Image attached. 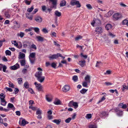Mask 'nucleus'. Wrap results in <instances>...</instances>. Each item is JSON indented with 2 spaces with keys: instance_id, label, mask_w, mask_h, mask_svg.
Segmentation results:
<instances>
[{
  "instance_id": "nucleus-24",
  "label": "nucleus",
  "mask_w": 128,
  "mask_h": 128,
  "mask_svg": "<svg viewBox=\"0 0 128 128\" xmlns=\"http://www.w3.org/2000/svg\"><path fill=\"white\" fill-rule=\"evenodd\" d=\"M25 54L23 53H21L19 55L18 58L19 59H25Z\"/></svg>"
},
{
  "instance_id": "nucleus-2",
  "label": "nucleus",
  "mask_w": 128,
  "mask_h": 128,
  "mask_svg": "<svg viewBox=\"0 0 128 128\" xmlns=\"http://www.w3.org/2000/svg\"><path fill=\"white\" fill-rule=\"evenodd\" d=\"M113 19L115 20H118L122 18V16L121 14L116 13L113 16Z\"/></svg>"
},
{
  "instance_id": "nucleus-7",
  "label": "nucleus",
  "mask_w": 128,
  "mask_h": 128,
  "mask_svg": "<svg viewBox=\"0 0 128 128\" xmlns=\"http://www.w3.org/2000/svg\"><path fill=\"white\" fill-rule=\"evenodd\" d=\"M35 20L38 23H41L42 20V18L40 16H36L34 18Z\"/></svg>"
},
{
  "instance_id": "nucleus-27",
  "label": "nucleus",
  "mask_w": 128,
  "mask_h": 128,
  "mask_svg": "<svg viewBox=\"0 0 128 128\" xmlns=\"http://www.w3.org/2000/svg\"><path fill=\"white\" fill-rule=\"evenodd\" d=\"M24 33L22 32H20L17 34V36H19L20 38H22L24 36Z\"/></svg>"
},
{
  "instance_id": "nucleus-36",
  "label": "nucleus",
  "mask_w": 128,
  "mask_h": 128,
  "mask_svg": "<svg viewBox=\"0 0 128 128\" xmlns=\"http://www.w3.org/2000/svg\"><path fill=\"white\" fill-rule=\"evenodd\" d=\"M100 115L102 116H106L108 115L105 112H103L100 114Z\"/></svg>"
},
{
  "instance_id": "nucleus-21",
  "label": "nucleus",
  "mask_w": 128,
  "mask_h": 128,
  "mask_svg": "<svg viewBox=\"0 0 128 128\" xmlns=\"http://www.w3.org/2000/svg\"><path fill=\"white\" fill-rule=\"evenodd\" d=\"M52 2V4L53 6L51 7V8H56V0H50Z\"/></svg>"
},
{
  "instance_id": "nucleus-13",
  "label": "nucleus",
  "mask_w": 128,
  "mask_h": 128,
  "mask_svg": "<svg viewBox=\"0 0 128 128\" xmlns=\"http://www.w3.org/2000/svg\"><path fill=\"white\" fill-rule=\"evenodd\" d=\"M59 53H57L56 54H53L49 56L48 58L50 59H56L58 57Z\"/></svg>"
},
{
  "instance_id": "nucleus-57",
  "label": "nucleus",
  "mask_w": 128,
  "mask_h": 128,
  "mask_svg": "<svg viewBox=\"0 0 128 128\" xmlns=\"http://www.w3.org/2000/svg\"><path fill=\"white\" fill-rule=\"evenodd\" d=\"M31 48H32L34 49L35 50H36L37 49V48L36 45L34 44L32 45L31 46Z\"/></svg>"
},
{
  "instance_id": "nucleus-53",
  "label": "nucleus",
  "mask_w": 128,
  "mask_h": 128,
  "mask_svg": "<svg viewBox=\"0 0 128 128\" xmlns=\"http://www.w3.org/2000/svg\"><path fill=\"white\" fill-rule=\"evenodd\" d=\"M89 128H97V127L95 124L90 125L89 126Z\"/></svg>"
},
{
  "instance_id": "nucleus-46",
  "label": "nucleus",
  "mask_w": 128,
  "mask_h": 128,
  "mask_svg": "<svg viewBox=\"0 0 128 128\" xmlns=\"http://www.w3.org/2000/svg\"><path fill=\"white\" fill-rule=\"evenodd\" d=\"M78 79V76H74L72 77V80L75 82Z\"/></svg>"
},
{
  "instance_id": "nucleus-44",
  "label": "nucleus",
  "mask_w": 128,
  "mask_h": 128,
  "mask_svg": "<svg viewBox=\"0 0 128 128\" xmlns=\"http://www.w3.org/2000/svg\"><path fill=\"white\" fill-rule=\"evenodd\" d=\"M5 53L7 55L10 56L11 55V52L8 50H6V51Z\"/></svg>"
},
{
  "instance_id": "nucleus-48",
  "label": "nucleus",
  "mask_w": 128,
  "mask_h": 128,
  "mask_svg": "<svg viewBox=\"0 0 128 128\" xmlns=\"http://www.w3.org/2000/svg\"><path fill=\"white\" fill-rule=\"evenodd\" d=\"M128 20L126 19H125L122 22V24L124 25H126L127 23V22H128Z\"/></svg>"
},
{
  "instance_id": "nucleus-59",
  "label": "nucleus",
  "mask_w": 128,
  "mask_h": 128,
  "mask_svg": "<svg viewBox=\"0 0 128 128\" xmlns=\"http://www.w3.org/2000/svg\"><path fill=\"white\" fill-rule=\"evenodd\" d=\"M51 66L52 67L55 68L56 66V65L55 63L53 62L51 64Z\"/></svg>"
},
{
  "instance_id": "nucleus-54",
  "label": "nucleus",
  "mask_w": 128,
  "mask_h": 128,
  "mask_svg": "<svg viewBox=\"0 0 128 128\" xmlns=\"http://www.w3.org/2000/svg\"><path fill=\"white\" fill-rule=\"evenodd\" d=\"M82 38V36H77L75 38V40H78L80 39H81Z\"/></svg>"
},
{
  "instance_id": "nucleus-11",
  "label": "nucleus",
  "mask_w": 128,
  "mask_h": 128,
  "mask_svg": "<svg viewBox=\"0 0 128 128\" xmlns=\"http://www.w3.org/2000/svg\"><path fill=\"white\" fill-rule=\"evenodd\" d=\"M37 80L40 82L42 83L43 82L45 78V77L44 76H42L37 78Z\"/></svg>"
},
{
  "instance_id": "nucleus-50",
  "label": "nucleus",
  "mask_w": 128,
  "mask_h": 128,
  "mask_svg": "<svg viewBox=\"0 0 128 128\" xmlns=\"http://www.w3.org/2000/svg\"><path fill=\"white\" fill-rule=\"evenodd\" d=\"M12 43L14 44V46H17L18 45V43L16 42V41L15 40L14 41L12 42Z\"/></svg>"
},
{
  "instance_id": "nucleus-31",
  "label": "nucleus",
  "mask_w": 128,
  "mask_h": 128,
  "mask_svg": "<svg viewBox=\"0 0 128 128\" xmlns=\"http://www.w3.org/2000/svg\"><path fill=\"white\" fill-rule=\"evenodd\" d=\"M42 110L39 108H38L36 110V114H42Z\"/></svg>"
},
{
  "instance_id": "nucleus-42",
  "label": "nucleus",
  "mask_w": 128,
  "mask_h": 128,
  "mask_svg": "<svg viewBox=\"0 0 128 128\" xmlns=\"http://www.w3.org/2000/svg\"><path fill=\"white\" fill-rule=\"evenodd\" d=\"M5 98L4 94L3 93H1L0 94V100H4Z\"/></svg>"
},
{
  "instance_id": "nucleus-6",
  "label": "nucleus",
  "mask_w": 128,
  "mask_h": 128,
  "mask_svg": "<svg viewBox=\"0 0 128 128\" xmlns=\"http://www.w3.org/2000/svg\"><path fill=\"white\" fill-rule=\"evenodd\" d=\"M19 123L20 125L24 126L26 124H28V122L26 121L25 119H23L22 118H20V120Z\"/></svg>"
},
{
  "instance_id": "nucleus-52",
  "label": "nucleus",
  "mask_w": 128,
  "mask_h": 128,
  "mask_svg": "<svg viewBox=\"0 0 128 128\" xmlns=\"http://www.w3.org/2000/svg\"><path fill=\"white\" fill-rule=\"evenodd\" d=\"M86 6L89 9H91L92 8V6L90 4H86Z\"/></svg>"
},
{
  "instance_id": "nucleus-9",
  "label": "nucleus",
  "mask_w": 128,
  "mask_h": 128,
  "mask_svg": "<svg viewBox=\"0 0 128 128\" xmlns=\"http://www.w3.org/2000/svg\"><path fill=\"white\" fill-rule=\"evenodd\" d=\"M95 31L97 34H99L102 32V29L101 27H98L96 28Z\"/></svg>"
},
{
  "instance_id": "nucleus-26",
  "label": "nucleus",
  "mask_w": 128,
  "mask_h": 128,
  "mask_svg": "<svg viewBox=\"0 0 128 128\" xmlns=\"http://www.w3.org/2000/svg\"><path fill=\"white\" fill-rule=\"evenodd\" d=\"M85 62V61L84 60H83L79 61V64L81 66L83 67L84 66Z\"/></svg>"
},
{
  "instance_id": "nucleus-10",
  "label": "nucleus",
  "mask_w": 128,
  "mask_h": 128,
  "mask_svg": "<svg viewBox=\"0 0 128 128\" xmlns=\"http://www.w3.org/2000/svg\"><path fill=\"white\" fill-rule=\"evenodd\" d=\"M101 22L99 20H97L96 21H95L94 20L92 21V22L91 23V25L93 26H94V24H96V25H98L100 24Z\"/></svg>"
},
{
  "instance_id": "nucleus-56",
  "label": "nucleus",
  "mask_w": 128,
  "mask_h": 128,
  "mask_svg": "<svg viewBox=\"0 0 128 128\" xmlns=\"http://www.w3.org/2000/svg\"><path fill=\"white\" fill-rule=\"evenodd\" d=\"M2 68H3V71L4 72H5L6 71V70L7 68L6 66L4 65H3V66L2 67Z\"/></svg>"
},
{
  "instance_id": "nucleus-28",
  "label": "nucleus",
  "mask_w": 128,
  "mask_h": 128,
  "mask_svg": "<svg viewBox=\"0 0 128 128\" xmlns=\"http://www.w3.org/2000/svg\"><path fill=\"white\" fill-rule=\"evenodd\" d=\"M29 84L27 82H26L24 84V87L26 88H29Z\"/></svg>"
},
{
  "instance_id": "nucleus-4",
  "label": "nucleus",
  "mask_w": 128,
  "mask_h": 128,
  "mask_svg": "<svg viewBox=\"0 0 128 128\" xmlns=\"http://www.w3.org/2000/svg\"><path fill=\"white\" fill-rule=\"evenodd\" d=\"M34 84L36 86V88L38 91H43L42 87L41 84H38L36 82H34Z\"/></svg>"
},
{
  "instance_id": "nucleus-41",
  "label": "nucleus",
  "mask_w": 128,
  "mask_h": 128,
  "mask_svg": "<svg viewBox=\"0 0 128 128\" xmlns=\"http://www.w3.org/2000/svg\"><path fill=\"white\" fill-rule=\"evenodd\" d=\"M75 5L76 6V7L77 8H80L81 6V5L80 3L78 1H77L76 2V4Z\"/></svg>"
},
{
  "instance_id": "nucleus-25",
  "label": "nucleus",
  "mask_w": 128,
  "mask_h": 128,
  "mask_svg": "<svg viewBox=\"0 0 128 128\" xmlns=\"http://www.w3.org/2000/svg\"><path fill=\"white\" fill-rule=\"evenodd\" d=\"M112 27V26L110 24H108L106 25L105 28L107 30H108Z\"/></svg>"
},
{
  "instance_id": "nucleus-55",
  "label": "nucleus",
  "mask_w": 128,
  "mask_h": 128,
  "mask_svg": "<svg viewBox=\"0 0 128 128\" xmlns=\"http://www.w3.org/2000/svg\"><path fill=\"white\" fill-rule=\"evenodd\" d=\"M42 31L45 33H46L48 32L46 28H43L42 30Z\"/></svg>"
},
{
  "instance_id": "nucleus-35",
  "label": "nucleus",
  "mask_w": 128,
  "mask_h": 128,
  "mask_svg": "<svg viewBox=\"0 0 128 128\" xmlns=\"http://www.w3.org/2000/svg\"><path fill=\"white\" fill-rule=\"evenodd\" d=\"M29 43L28 42H24L23 46L24 48H26L29 45Z\"/></svg>"
},
{
  "instance_id": "nucleus-47",
  "label": "nucleus",
  "mask_w": 128,
  "mask_h": 128,
  "mask_svg": "<svg viewBox=\"0 0 128 128\" xmlns=\"http://www.w3.org/2000/svg\"><path fill=\"white\" fill-rule=\"evenodd\" d=\"M8 84H9V86L10 87L13 88H14V84L11 82L9 81Z\"/></svg>"
},
{
  "instance_id": "nucleus-1",
  "label": "nucleus",
  "mask_w": 128,
  "mask_h": 128,
  "mask_svg": "<svg viewBox=\"0 0 128 128\" xmlns=\"http://www.w3.org/2000/svg\"><path fill=\"white\" fill-rule=\"evenodd\" d=\"M36 53L32 52L30 54L29 56L30 61L32 64H33L35 61V56Z\"/></svg>"
},
{
  "instance_id": "nucleus-15",
  "label": "nucleus",
  "mask_w": 128,
  "mask_h": 128,
  "mask_svg": "<svg viewBox=\"0 0 128 128\" xmlns=\"http://www.w3.org/2000/svg\"><path fill=\"white\" fill-rule=\"evenodd\" d=\"M54 103L55 105H60L61 104V102L59 99L56 98H55Z\"/></svg>"
},
{
  "instance_id": "nucleus-23",
  "label": "nucleus",
  "mask_w": 128,
  "mask_h": 128,
  "mask_svg": "<svg viewBox=\"0 0 128 128\" xmlns=\"http://www.w3.org/2000/svg\"><path fill=\"white\" fill-rule=\"evenodd\" d=\"M66 4V2L65 0H62L61 1L60 3V5L61 7L63 6H65Z\"/></svg>"
},
{
  "instance_id": "nucleus-5",
  "label": "nucleus",
  "mask_w": 128,
  "mask_h": 128,
  "mask_svg": "<svg viewBox=\"0 0 128 128\" xmlns=\"http://www.w3.org/2000/svg\"><path fill=\"white\" fill-rule=\"evenodd\" d=\"M37 69L39 71L37 72L35 74V76L36 78L42 76V69L40 68H38Z\"/></svg>"
},
{
  "instance_id": "nucleus-34",
  "label": "nucleus",
  "mask_w": 128,
  "mask_h": 128,
  "mask_svg": "<svg viewBox=\"0 0 128 128\" xmlns=\"http://www.w3.org/2000/svg\"><path fill=\"white\" fill-rule=\"evenodd\" d=\"M88 83H89L85 81L83 82L82 83V85L84 87L88 88Z\"/></svg>"
},
{
  "instance_id": "nucleus-62",
  "label": "nucleus",
  "mask_w": 128,
  "mask_h": 128,
  "mask_svg": "<svg viewBox=\"0 0 128 128\" xmlns=\"http://www.w3.org/2000/svg\"><path fill=\"white\" fill-rule=\"evenodd\" d=\"M28 90L29 92L32 94L34 93V91L31 88H29L28 89Z\"/></svg>"
},
{
  "instance_id": "nucleus-22",
  "label": "nucleus",
  "mask_w": 128,
  "mask_h": 128,
  "mask_svg": "<svg viewBox=\"0 0 128 128\" xmlns=\"http://www.w3.org/2000/svg\"><path fill=\"white\" fill-rule=\"evenodd\" d=\"M61 121V120L60 119L59 120L55 119L54 120L52 121V122L56 123L57 124H60Z\"/></svg>"
},
{
  "instance_id": "nucleus-61",
  "label": "nucleus",
  "mask_w": 128,
  "mask_h": 128,
  "mask_svg": "<svg viewBox=\"0 0 128 128\" xmlns=\"http://www.w3.org/2000/svg\"><path fill=\"white\" fill-rule=\"evenodd\" d=\"M29 108L32 109L34 110H36V108L34 106H30Z\"/></svg>"
},
{
  "instance_id": "nucleus-43",
  "label": "nucleus",
  "mask_w": 128,
  "mask_h": 128,
  "mask_svg": "<svg viewBox=\"0 0 128 128\" xmlns=\"http://www.w3.org/2000/svg\"><path fill=\"white\" fill-rule=\"evenodd\" d=\"M72 120L71 118L69 117L65 120V122L66 123H69Z\"/></svg>"
},
{
  "instance_id": "nucleus-40",
  "label": "nucleus",
  "mask_w": 128,
  "mask_h": 128,
  "mask_svg": "<svg viewBox=\"0 0 128 128\" xmlns=\"http://www.w3.org/2000/svg\"><path fill=\"white\" fill-rule=\"evenodd\" d=\"M88 89H86L84 88H83L80 91V92L81 94H83L86 92L88 91Z\"/></svg>"
},
{
  "instance_id": "nucleus-49",
  "label": "nucleus",
  "mask_w": 128,
  "mask_h": 128,
  "mask_svg": "<svg viewBox=\"0 0 128 128\" xmlns=\"http://www.w3.org/2000/svg\"><path fill=\"white\" fill-rule=\"evenodd\" d=\"M117 114L119 116H121L122 115V112L121 111H119L117 112Z\"/></svg>"
},
{
  "instance_id": "nucleus-14",
  "label": "nucleus",
  "mask_w": 128,
  "mask_h": 128,
  "mask_svg": "<svg viewBox=\"0 0 128 128\" xmlns=\"http://www.w3.org/2000/svg\"><path fill=\"white\" fill-rule=\"evenodd\" d=\"M20 67V65L18 64H16L14 66H10V68L12 70H16L18 68Z\"/></svg>"
},
{
  "instance_id": "nucleus-38",
  "label": "nucleus",
  "mask_w": 128,
  "mask_h": 128,
  "mask_svg": "<svg viewBox=\"0 0 128 128\" xmlns=\"http://www.w3.org/2000/svg\"><path fill=\"white\" fill-rule=\"evenodd\" d=\"M17 80L19 84H21L22 83V78H18Z\"/></svg>"
},
{
  "instance_id": "nucleus-8",
  "label": "nucleus",
  "mask_w": 128,
  "mask_h": 128,
  "mask_svg": "<svg viewBox=\"0 0 128 128\" xmlns=\"http://www.w3.org/2000/svg\"><path fill=\"white\" fill-rule=\"evenodd\" d=\"M52 96L50 94H47L46 96V99L48 102H50L52 101Z\"/></svg>"
},
{
  "instance_id": "nucleus-51",
  "label": "nucleus",
  "mask_w": 128,
  "mask_h": 128,
  "mask_svg": "<svg viewBox=\"0 0 128 128\" xmlns=\"http://www.w3.org/2000/svg\"><path fill=\"white\" fill-rule=\"evenodd\" d=\"M34 8L33 7V6H32L31 7V8H28V9L27 10L28 12H30L33 10Z\"/></svg>"
},
{
  "instance_id": "nucleus-37",
  "label": "nucleus",
  "mask_w": 128,
  "mask_h": 128,
  "mask_svg": "<svg viewBox=\"0 0 128 128\" xmlns=\"http://www.w3.org/2000/svg\"><path fill=\"white\" fill-rule=\"evenodd\" d=\"M106 97V95H104L102 97L100 100L98 102V103H100L104 100L106 99L105 97Z\"/></svg>"
},
{
  "instance_id": "nucleus-32",
  "label": "nucleus",
  "mask_w": 128,
  "mask_h": 128,
  "mask_svg": "<svg viewBox=\"0 0 128 128\" xmlns=\"http://www.w3.org/2000/svg\"><path fill=\"white\" fill-rule=\"evenodd\" d=\"M55 15L58 17H60L61 16V13L60 12H59L58 10H56L55 11Z\"/></svg>"
},
{
  "instance_id": "nucleus-19",
  "label": "nucleus",
  "mask_w": 128,
  "mask_h": 128,
  "mask_svg": "<svg viewBox=\"0 0 128 128\" xmlns=\"http://www.w3.org/2000/svg\"><path fill=\"white\" fill-rule=\"evenodd\" d=\"M10 14L8 11H6L4 13V16L7 18H10Z\"/></svg>"
},
{
  "instance_id": "nucleus-29",
  "label": "nucleus",
  "mask_w": 128,
  "mask_h": 128,
  "mask_svg": "<svg viewBox=\"0 0 128 128\" xmlns=\"http://www.w3.org/2000/svg\"><path fill=\"white\" fill-rule=\"evenodd\" d=\"M77 1L75 0H72L70 2V4L72 6H74L75 5Z\"/></svg>"
},
{
  "instance_id": "nucleus-3",
  "label": "nucleus",
  "mask_w": 128,
  "mask_h": 128,
  "mask_svg": "<svg viewBox=\"0 0 128 128\" xmlns=\"http://www.w3.org/2000/svg\"><path fill=\"white\" fill-rule=\"evenodd\" d=\"M68 106L70 107L74 106L75 109L77 108L78 106V103L76 102H74L72 101H70L68 104Z\"/></svg>"
},
{
  "instance_id": "nucleus-60",
  "label": "nucleus",
  "mask_w": 128,
  "mask_h": 128,
  "mask_svg": "<svg viewBox=\"0 0 128 128\" xmlns=\"http://www.w3.org/2000/svg\"><path fill=\"white\" fill-rule=\"evenodd\" d=\"M50 35H52L53 36L55 37H56V34L54 32H52Z\"/></svg>"
},
{
  "instance_id": "nucleus-12",
  "label": "nucleus",
  "mask_w": 128,
  "mask_h": 128,
  "mask_svg": "<svg viewBox=\"0 0 128 128\" xmlns=\"http://www.w3.org/2000/svg\"><path fill=\"white\" fill-rule=\"evenodd\" d=\"M70 86L68 85L64 86L62 88V90L64 92H67L70 89Z\"/></svg>"
},
{
  "instance_id": "nucleus-18",
  "label": "nucleus",
  "mask_w": 128,
  "mask_h": 128,
  "mask_svg": "<svg viewBox=\"0 0 128 128\" xmlns=\"http://www.w3.org/2000/svg\"><path fill=\"white\" fill-rule=\"evenodd\" d=\"M36 38L37 39V41H38L42 42L44 40V38L40 36H37Z\"/></svg>"
},
{
  "instance_id": "nucleus-16",
  "label": "nucleus",
  "mask_w": 128,
  "mask_h": 128,
  "mask_svg": "<svg viewBox=\"0 0 128 128\" xmlns=\"http://www.w3.org/2000/svg\"><path fill=\"white\" fill-rule=\"evenodd\" d=\"M85 82L90 83V76L88 75H86L85 78Z\"/></svg>"
},
{
  "instance_id": "nucleus-30",
  "label": "nucleus",
  "mask_w": 128,
  "mask_h": 128,
  "mask_svg": "<svg viewBox=\"0 0 128 128\" xmlns=\"http://www.w3.org/2000/svg\"><path fill=\"white\" fill-rule=\"evenodd\" d=\"M20 62L21 66H24L25 64L26 61L25 59L20 60Z\"/></svg>"
},
{
  "instance_id": "nucleus-64",
  "label": "nucleus",
  "mask_w": 128,
  "mask_h": 128,
  "mask_svg": "<svg viewBox=\"0 0 128 128\" xmlns=\"http://www.w3.org/2000/svg\"><path fill=\"white\" fill-rule=\"evenodd\" d=\"M16 113L17 115L20 116V111H16Z\"/></svg>"
},
{
  "instance_id": "nucleus-45",
  "label": "nucleus",
  "mask_w": 128,
  "mask_h": 128,
  "mask_svg": "<svg viewBox=\"0 0 128 128\" xmlns=\"http://www.w3.org/2000/svg\"><path fill=\"white\" fill-rule=\"evenodd\" d=\"M34 28L30 27L29 28L26 29L25 31L26 32H30L32 30H33Z\"/></svg>"
},
{
  "instance_id": "nucleus-63",
  "label": "nucleus",
  "mask_w": 128,
  "mask_h": 128,
  "mask_svg": "<svg viewBox=\"0 0 128 128\" xmlns=\"http://www.w3.org/2000/svg\"><path fill=\"white\" fill-rule=\"evenodd\" d=\"M6 88L7 90L8 91L10 92H12V89L10 88H9L8 87H6Z\"/></svg>"
},
{
  "instance_id": "nucleus-39",
  "label": "nucleus",
  "mask_w": 128,
  "mask_h": 128,
  "mask_svg": "<svg viewBox=\"0 0 128 128\" xmlns=\"http://www.w3.org/2000/svg\"><path fill=\"white\" fill-rule=\"evenodd\" d=\"M33 30H34L35 31L37 34H38L39 33V32L40 29L38 28H34Z\"/></svg>"
},
{
  "instance_id": "nucleus-17",
  "label": "nucleus",
  "mask_w": 128,
  "mask_h": 128,
  "mask_svg": "<svg viewBox=\"0 0 128 128\" xmlns=\"http://www.w3.org/2000/svg\"><path fill=\"white\" fill-rule=\"evenodd\" d=\"M7 108H11L12 110H14L15 109L13 105L10 103L8 104L7 106Z\"/></svg>"
},
{
  "instance_id": "nucleus-58",
  "label": "nucleus",
  "mask_w": 128,
  "mask_h": 128,
  "mask_svg": "<svg viewBox=\"0 0 128 128\" xmlns=\"http://www.w3.org/2000/svg\"><path fill=\"white\" fill-rule=\"evenodd\" d=\"M122 89L123 90H124L125 89H128L127 88L128 86L126 87V86L125 85H123L122 86Z\"/></svg>"
},
{
  "instance_id": "nucleus-33",
  "label": "nucleus",
  "mask_w": 128,
  "mask_h": 128,
  "mask_svg": "<svg viewBox=\"0 0 128 128\" xmlns=\"http://www.w3.org/2000/svg\"><path fill=\"white\" fill-rule=\"evenodd\" d=\"M92 117V115L90 114H87L85 116L86 118L88 119H89L91 118Z\"/></svg>"
},
{
  "instance_id": "nucleus-20",
  "label": "nucleus",
  "mask_w": 128,
  "mask_h": 128,
  "mask_svg": "<svg viewBox=\"0 0 128 128\" xmlns=\"http://www.w3.org/2000/svg\"><path fill=\"white\" fill-rule=\"evenodd\" d=\"M7 103V102L4 100H0V104L1 105L5 106L6 105Z\"/></svg>"
}]
</instances>
